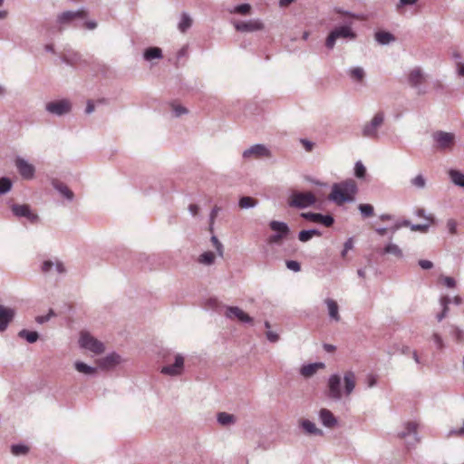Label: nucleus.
I'll return each mask as SVG.
<instances>
[{
  "instance_id": "obj_1",
  "label": "nucleus",
  "mask_w": 464,
  "mask_h": 464,
  "mask_svg": "<svg viewBox=\"0 0 464 464\" xmlns=\"http://www.w3.org/2000/svg\"><path fill=\"white\" fill-rule=\"evenodd\" d=\"M357 192L358 187L356 182L352 179H348L333 185L328 199L340 206L345 202L353 201Z\"/></svg>"
},
{
  "instance_id": "obj_2",
  "label": "nucleus",
  "mask_w": 464,
  "mask_h": 464,
  "mask_svg": "<svg viewBox=\"0 0 464 464\" xmlns=\"http://www.w3.org/2000/svg\"><path fill=\"white\" fill-rule=\"evenodd\" d=\"M385 114L383 111H378L372 120L362 127V136L371 140L379 139V129L383 125Z\"/></svg>"
},
{
  "instance_id": "obj_3",
  "label": "nucleus",
  "mask_w": 464,
  "mask_h": 464,
  "mask_svg": "<svg viewBox=\"0 0 464 464\" xmlns=\"http://www.w3.org/2000/svg\"><path fill=\"white\" fill-rule=\"evenodd\" d=\"M425 81L426 76L420 67H415L408 73L407 82L411 87L416 89L418 95H424L427 92V90L421 87Z\"/></svg>"
},
{
  "instance_id": "obj_4",
  "label": "nucleus",
  "mask_w": 464,
  "mask_h": 464,
  "mask_svg": "<svg viewBox=\"0 0 464 464\" xmlns=\"http://www.w3.org/2000/svg\"><path fill=\"white\" fill-rule=\"evenodd\" d=\"M45 111L54 116H63L72 111V102L68 99L49 102L45 104Z\"/></svg>"
},
{
  "instance_id": "obj_5",
  "label": "nucleus",
  "mask_w": 464,
  "mask_h": 464,
  "mask_svg": "<svg viewBox=\"0 0 464 464\" xmlns=\"http://www.w3.org/2000/svg\"><path fill=\"white\" fill-rule=\"evenodd\" d=\"M315 201V196L312 192H295L288 205L292 208L303 209L313 206Z\"/></svg>"
},
{
  "instance_id": "obj_6",
  "label": "nucleus",
  "mask_w": 464,
  "mask_h": 464,
  "mask_svg": "<svg viewBox=\"0 0 464 464\" xmlns=\"http://www.w3.org/2000/svg\"><path fill=\"white\" fill-rule=\"evenodd\" d=\"M325 395L334 401H338L342 399L341 376L339 374L334 373L329 377Z\"/></svg>"
},
{
  "instance_id": "obj_7",
  "label": "nucleus",
  "mask_w": 464,
  "mask_h": 464,
  "mask_svg": "<svg viewBox=\"0 0 464 464\" xmlns=\"http://www.w3.org/2000/svg\"><path fill=\"white\" fill-rule=\"evenodd\" d=\"M88 11L82 7L76 11H64L57 15V23L61 25L71 24L78 19H84L88 16Z\"/></svg>"
},
{
  "instance_id": "obj_8",
  "label": "nucleus",
  "mask_w": 464,
  "mask_h": 464,
  "mask_svg": "<svg viewBox=\"0 0 464 464\" xmlns=\"http://www.w3.org/2000/svg\"><path fill=\"white\" fill-rule=\"evenodd\" d=\"M80 345L81 347L96 354H100L104 352V344L87 333H82L81 334Z\"/></svg>"
},
{
  "instance_id": "obj_9",
  "label": "nucleus",
  "mask_w": 464,
  "mask_h": 464,
  "mask_svg": "<svg viewBox=\"0 0 464 464\" xmlns=\"http://www.w3.org/2000/svg\"><path fill=\"white\" fill-rule=\"evenodd\" d=\"M417 423L413 421H408L404 423V430L398 433V437L401 439L407 440L410 438L409 440H407V444L411 447L417 444L420 441V438L417 434Z\"/></svg>"
},
{
  "instance_id": "obj_10",
  "label": "nucleus",
  "mask_w": 464,
  "mask_h": 464,
  "mask_svg": "<svg viewBox=\"0 0 464 464\" xmlns=\"http://www.w3.org/2000/svg\"><path fill=\"white\" fill-rule=\"evenodd\" d=\"M272 156V153L270 150L264 144H255L251 146L250 148L245 150L242 153V157L244 159H250V158H270Z\"/></svg>"
},
{
  "instance_id": "obj_11",
  "label": "nucleus",
  "mask_w": 464,
  "mask_h": 464,
  "mask_svg": "<svg viewBox=\"0 0 464 464\" xmlns=\"http://www.w3.org/2000/svg\"><path fill=\"white\" fill-rule=\"evenodd\" d=\"M14 165L21 177L24 179H32L35 174V168L22 157H16Z\"/></svg>"
},
{
  "instance_id": "obj_12",
  "label": "nucleus",
  "mask_w": 464,
  "mask_h": 464,
  "mask_svg": "<svg viewBox=\"0 0 464 464\" xmlns=\"http://www.w3.org/2000/svg\"><path fill=\"white\" fill-rule=\"evenodd\" d=\"M183 369L184 357L181 354H176L174 363L163 366L160 372L169 376H178L182 373Z\"/></svg>"
},
{
  "instance_id": "obj_13",
  "label": "nucleus",
  "mask_w": 464,
  "mask_h": 464,
  "mask_svg": "<svg viewBox=\"0 0 464 464\" xmlns=\"http://www.w3.org/2000/svg\"><path fill=\"white\" fill-rule=\"evenodd\" d=\"M451 302L456 305H460L462 304V298L459 295H456L452 299L448 295H441L440 297L441 312L436 315V318L439 322H441L444 318L448 316L450 310L449 305Z\"/></svg>"
},
{
  "instance_id": "obj_14",
  "label": "nucleus",
  "mask_w": 464,
  "mask_h": 464,
  "mask_svg": "<svg viewBox=\"0 0 464 464\" xmlns=\"http://www.w3.org/2000/svg\"><path fill=\"white\" fill-rule=\"evenodd\" d=\"M13 214L17 218H26L31 223H36L38 221V216L31 211L28 205L14 204L11 207Z\"/></svg>"
},
{
  "instance_id": "obj_15",
  "label": "nucleus",
  "mask_w": 464,
  "mask_h": 464,
  "mask_svg": "<svg viewBox=\"0 0 464 464\" xmlns=\"http://www.w3.org/2000/svg\"><path fill=\"white\" fill-rule=\"evenodd\" d=\"M301 217L306 220L321 223L326 227H330L334 223V218L331 215H323L321 213L304 212Z\"/></svg>"
},
{
  "instance_id": "obj_16",
  "label": "nucleus",
  "mask_w": 464,
  "mask_h": 464,
  "mask_svg": "<svg viewBox=\"0 0 464 464\" xmlns=\"http://www.w3.org/2000/svg\"><path fill=\"white\" fill-rule=\"evenodd\" d=\"M234 26L238 32H256L264 29V24L259 19L237 22L234 24Z\"/></svg>"
},
{
  "instance_id": "obj_17",
  "label": "nucleus",
  "mask_w": 464,
  "mask_h": 464,
  "mask_svg": "<svg viewBox=\"0 0 464 464\" xmlns=\"http://www.w3.org/2000/svg\"><path fill=\"white\" fill-rule=\"evenodd\" d=\"M226 317L228 319H237L244 324H252L253 318L237 306H228L226 311Z\"/></svg>"
},
{
  "instance_id": "obj_18",
  "label": "nucleus",
  "mask_w": 464,
  "mask_h": 464,
  "mask_svg": "<svg viewBox=\"0 0 464 464\" xmlns=\"http://www.w3.org/2000/svg\"><path fill=\"white\" fill-rule=\"evenodd\" d=\"M433 139L437 142L439 149L445 150L453 144L454 134L440 130L433 134Z\"/></svg>"
},
{
  "instance_id": "obj_19",
  "label": "nucleus",
  "mask_w": 464,
  "mask_h": 464,
  "mask_svg": "<svg viewBox=\"0 0 464 464\" xmlns=\"http://www.w3.org/2000/svg\"><path fill=\"white\" fill-rule=\"evenodd\" d=\"M14 315V309L0 304V332L6 330L9 324L13 321Z\"/></svg>"
},
{
  "instance_id": "obj_20",
  "label": "nucleus",
  "mask_w": 464,
  "mask_h": 464,
  "mask_svg": "<svg viewBox=\"0 0 464 464\" xmlns=\"http://www.w3.org/2000/svg\"><path fill=\"white\" fill-rule=\"evenodd\" d=\"M120 362L121 356L116 353H109L97 361L99 367L103 370L112 369Z\"/></svg>"
},
{
  "instance_id": "obj_21",
  "label": "nucleus",
  "mask_w": 464,
  "mask_h": 464,
  "mask_svg": "<svg viewBox=\"0 0 464 464\" xmlns=\"http://www.w3.org/2000/svg\"><path fill=\"white\" fill-rule=\"evenodd\" d=\"M53 188L60 193L66 200L72 202L74 199V193L63 182L53 179L51 181Z\"/></svg>"
},
{
  "instance_id": "obj_22",
  "label": "nucleus",
  "mask_w": 464,
  "mask_h": 464,
  "mask_svg": "<svg viewBox=\"0 0 464 464\" xmlns=\"http://www.w3.org/2000/svg\"><path fill=\"white\" fill-rule=\"evenodd\" d=\"M319 419L322 424L326 428H334L337 425V419L327 409H321L319 411Z\"/></svg>"
},
{
  "instance_id": "obj_23",
  "label": "nucleus",
  "mask_w": 464,
  "mask_h": 464,
  "mask_svg": "<svg viewBox=\"0 0 464 464\" xmlns=\"http://www.w3.org/2000/svg\"><path fill=\"white\" fill-rule=\"evenodd\" d=\"M61 60L70 66H74L82 61V56L75 51L68 50L61 55Z\"/></svg>"
},
{
  "instance_id": "obj_24",
  "label": "nucleus",
  "mask_w": 464,
  "mask_h": 464,
  "mask_svg": "<svg viewBox=\"0 0 464 464\" xmlns=\"http://www.w3.org/2000/svg\"><path fill=\"white\" fill-rule=\"evenodd\" d=\"M324 303L327 305L330 319L334 322H339L341 320V316L339 314V306L337 302L334 299L327 298L324 300Z\"/></svg>"
},
{
  "instance_id": "obj_25",
  "label": "nucleus",
  "mask_w": 464,
  "mask_h": 464,
  "mask_svg": "<svg viewBox=\"0 0 464 464\" xmlns=\"http://www.w3.org/2000/svg\"><path fill=\"white\" fill-rule=\"evenodd\" d=\"M336 38H348L353 40L356 38V34L352 30L349 25H342L332 31Z\"/></svg>"
},
{
  "instance_id": "obj_26",
  "label": "nucleus",
  "mask_w": 464,
  "mask_h": 464,
  "mask_svg": "<svg viewBox=\"0 0 464 464\" xmlns=\"http://www.w3.org/2000/svg\"><path fill=\"white\" fill-rule=\"evenodd\" d=\"M301 428L304 430L305 433L309 435L314 436H323L324 431L318 429L315 424L309 420H302L300 421Z\"/></svg>"
},
{
  "instance_id": "obj_27",
  "label": "nucleus",
  "mask_w": 464,
  "mask_h": 464,
  "mask_svg": "<svg viewBox=\"0 0 464 464\" xmlns=\"http://www.w3.org/2000/svg\"><path fill=\"white\" fill-rule=\"evenodd\" d=\"M355 374L352 371H348L344 373V394L349 396L355 388Z\"/></svg>"
},
{
  "instance_id": "obj_28",
  "label": "nucleus",
  "mask_w": 464,
  "mask_h": 464,
  "mask_svg": "<svg viewBox=\"0 0 464 464\" xmlns=\"http://www.w3.org/2000/svg\"><path fill=\"white\" fill-rule=\"evenodd\" d=\"M375 40L381 45H387L396 40L395 36L390 33L385 31H379L375 33Z\"/></svg>"
},
{
  "instance_id": "obj_29",
  "label": "nucleus",
  "mask_w": 464,
  "mask_h": 464,
  "mask_svg": "<svg viewBox=\"0 0 464 464\" xmlns=\"http://www.w3.org/2000/svg\"><path fill=\"white\" fill-rule=\"evenodd\" d=\"M74 368L81 373L88 376H94L97 373V368L90 366L83 362L77 361L74 362Z\"/></svg>"
},
{
  "instance_id": "obj_30",
  "label": "nucleus",
  "mask_w": 464,
  "mask_h": 464,
  "mask_svg": "<svg viewBox=\"0 0 464 464\" xmlns=\"http://www.w3.org/2000/svg\"><path fill=\"white\" fill-rule=\"evenodd\" d=\"M324 364L323 362H314L309 363L302 366L300 372L304 377H311L313 376L319 368H324Z\"/></svg>"
},
{
  "instance_id": "obj_31",
  "label": "nucleus",
  "mask_w": 464,
  "mask_h": 464,
  "mask_svg": "<svg viewBox=\"0 0 464 464\" xmlns=\"http://www.w3.org/2000/svg\"><path fill=\"white\" fill-rule=\"evenodd\" d=\"M269 227L273 231L282 234L284 237H286L290 232L288 225L283 221L273 220L269 223Z\"/></svg>"
},
{
  "instance_id": "obj_32",
  "label": "nucleus",
  "mask_w": 464,
  "mask_h": 464,
  "mask_svg": "<svg viewBox=\"0 0 464 464\" xmlns=\"http://www.w3.org/2000/svg\"><path fill=\"white\" fill-rule=\"evenodd\" d=\"M143 58L146 61L162 58V51L160 47H149L143 53Z\"/></svg>"
},
{
  "instance_id": "obj_33",
  "label": "nucleus",
  "mask_w": 464,
  "mask_h": 464,
  "mask_svg": "<svg viewBox=\"0 0 464 464\" xmlns=\"http://www.w3.org/2000/svg\"><path fill=\"white\" fill-rule=\"evenodd\" d=\"M314 236H316V237L322 236L321 231L316 229V228H312V229H307V230H301L298 233V239L301 242L304 243V242L309 241Z\"/></svg>"
},
{
  "instance_id": "obj_34",
  "label": "nucleus",
  "mask_w": 464,
  "mask_h": 464,
  "mask_svg": "<svg viewBox=\"0 0 464 464\" xmlns=\"http://www.w3.org/2000/svg\"><path fill=\"white\" fill-rule=\"evenodd\" d=\"M192 25V19L187 13H182L178 28L181 33L187 32Z\"/></svg>"
},
{
  "instance_id": "obj_35",
  "label": "nucleus",
  "mask_w": 464,
  "mask_h": 464,
  "mask_svg": "<svg viewBox=\"0 0 464 464\" xmlns=\"http://www.w3.org/2000/svg\"><path fill=\"white\" fill-rule=\"evenodd\" d=\"M217 420L218 423L223 426L231 425L236 422V417L233 414L225 411L219 412L218 414Z\"/></svg>"
},
{
  "instance_id": "obj_36",
  "label": "nucleus",
  "mask_w": 464,
  "mask_h": 464,
  "mask_svg": "<svg viewBox=\"0 0 464 464\" xmlns=\"http://www.w3.org/2000/svg\"><path fill=\"white\" fill-rule=\"evenodd\" d=\"M257 203L258 201L256 198L248 196L241 197L238 200V206L243 209L255 208Z\"/></svg>"
},
{
  "instance_id": "obj_37",
  "label": "nucleus",
  "mask_w": 464,
  "mask_h": 464,
  "mask_svg": "<svg viewBox=\"0 0 464 464\" xmlns=\"http://www.w3.org/2000/svg\"><path fill=\"white\" fill-rule=\"evenodd\" d=\"M18 336L21 338L25 339L29 343H35L38 338L39 334L35 331H28L26 329H23L18 333Z\"/></svg>"
},
{
  "instance_id": "obj_38",
  "label": "nucleus",
  "mask_w": 464,
  "mask_h": 464,
  "mask_svg": "<svg viewBox=\"0 0 464 464\" xmlns=\"http://www.w3.org/2000/svg\"><path fill=\"white\" fill-rule=\"evenodd\" d=\"M449 174H450V177L452 182L455 185L464 188V174L463 173H461L459 170L450 169Z\"/></svg>"
},
{
  "instance_id": "obj_39",
  "label": "nucleus",
  "mask_w": 464,
  "mask_h": 464,
  "mask_svg": "<svg viewBox=\"0 0 464 464\" xmlns=\"http://www.w3.org/2000/svg\"><path fill=\"white\" fill-rule=\"evenodd\" d=\"M383 254H391L399 258H401L403 256L401 249L399 247L398 245L393 243H389L382 250Z\"/></svg>"
},
{
  "instance_id": "obj_40",
  "label": "nucleus",
  "mask_w": 464,
  "mask_h": 464,
  "mask_svg": "<svg viewBox=\"0 0 464 464\" xmlns=\"http://www.w3.org/2000/svg\"><path fill=\"white\" fill-rule=\"evenodd\" d=\"M198 262L207 266L212 265L215 262L214 253L210 251L204 252L199 256Z\"/></svg>"
},
{
  "instance_id": "obj_41",
  "label": "nucleus",
  "mask_w": 464,
  "mask_h": 464,
  "mask_svg": "<svg viewBox=\"0 0 464 464\" xmlns=\"http://www.w3.org/2000/svg\"><path fill=\"white\" fill-rule=\"evenodd\" d=\"M358 209L363 218H370L374 214V208L371 204H360Z\"/></svg>"
},
{
  "instance_id": "obj_42",
  "label": "nucleus",
  "mask_w": 464,
  "mask_h": 464,
  "mask_svg": "<svg viewBox=\"0 0 464 464\" xmlns=\"http://www.w3.org/2000/svg\"><path fill=\"white\" fill-rule=\"evenodd\" d=\"M450 335L456 342L464 343V330L459 328L458 326H451Z\"/></svg>"
},
{
  "instance_id": "obj_43",
  "label": "nucleus",
  "mask_w": 464,
  "mask_h": 464,
  "mask_svg": "<svg viewBox=\"0 0 464 464\" xmlns=\"http://www.w3.org/2000/svg\"><path fill=\"white\" fill-rule=\"evenodd\" d=\"M29 451V448L24 444H14L11 446V452L14 456L25 455Z\"/></svg>"
},
{
  "instance_id": "obj_44",
  "label": "nucleus",
  "mask_w": 464,
  "mask_h": 464,
  "mask_svg": "<svg viewBox=\"0 0 464 464\" xmlns=\"http://www.w3.org/2000/svg\"><path fill=\"white\" fill-rule=\"evenodd\" d=\"M411 184L419 189H422L426 186V179L423 175L419 174L411 180Z\"/></svg>"
},
{
  "instance_id": "obj_45",
  "label": "nucleus",
  "mask_w": 464,
  "mask_h": 464,
  "mask_svg": "<svg viewBox=\"0 0 464 464\" xmlns=\"http://www.w3.org/2000/svg\"><path fill=\"white\" fill-rule=\"evenodd\" d=\"M350 76L359 82L362 81L365 76V72L362 67H354L350 70Z\"/></svg>"
},
{
  "instance_id": "obj_46",
  "label": "nucleus",
  "mask_w": 464,
  "mask_h": 464,
  "mask_svg": "<svg viewBox=\"0 0 464 464\" xmlns=\"http://www.w3.org/2000/svg\"><path fill=\"white\" fill-rule=\"evenodd\" d=\"M12 188V182L8 178L0 179V195L7 193Z\"/></svg>"
},
{
  "instance_id": "obj_47",
  "label": "nucleus",
  "mask_w": 464,
  "mask_h": 464,
  "mask_svg": "<svg viewBox=\"0 0 464 464\" xmlns=\"http://www.w3.org/2000/svg\"><path fill=\"white\" fill-rule=\"evenodd\" d=\"M354 175L358 179H362L366 175V168L362 161H357L354 165Z\"/></svg>"
},
{
  "instance_id": "obj_48",
  "label": "nucleus",
  "mask_w": 464,
  "mask_h": 464,
  "mask_svg": "<svg viewBox=\"0 0 464 464\" xmlns=\"http://www.w3.org/2000/svg\"><path fill=\"white\" fill-rule=\"evenodd\" d=\"M431 339L438 350L441 351L445 348L444 341L440 334L434 333L431 336Z\"/></svg>"
},
{
  "instance_id": "obj_49",
  "label": "nucleus",
  "mask_w": 464,
  "mask_h": 464,
  "mask_svg": "<svg viewBox=\"0 0 464 464\" xmlns=\"http://www.w3.org/2000/svg\"><path fill=\"white\" fill-rule=\"evenodd\" d=\"M55 313L53 309H50L48 314H45V315H39L35 318V321L38 323V324H44L46 322H48L52 317L55 316Z\"/></svg>"
},
{
  "instance_id": "obj_50",
  "label": "nucleus",
  "mask_w": 464,
  "mask_h": 464,
  "mask_svg": "<svg viewBox=\"0 0 464 464\" xmlns=\"http://www.w3.org/2000/svg\"><path fill=\"white\" fill-rule=\"evenodd\" d=\"M411 224L409 220L407 219H404V220H401V221H397L391 228V232L392 234H394L398 229H400L401 227H411Z\"/></svg>"
},
{
  "instance_id": "obj_51",
  "label": "nucleus",
  "mask_w": 464,
  "mask_h": 464,
  "mask_svg": "<svg viewBox=\"0 0 464 464\" xmlns=\"http://www.w3.org/2000/svg\"><path fill=\"white\" fill-rule=\"evenodd\" d=\"M210 240H211L214 247L216 248L218 256H223V245L218 240V238L216 236H212Z\"/></svg>"
},
{
  "instance_id": "obj_52",
  "label": "nucleus",
  "mask_w": 464,
  "mask_h": 464,
  "mask_svg": "<svg viewBox=\"0 0 464 464\" xmlns=\"http://www.w3.org/2000/svg\"><path fill=\"white\" fill-rule=\"evenodd\" d=\"M251 9L249 4H241L235 7V12L240 14H247Z\"/></svg>"
},
{
  "instance_id": "obj_53",
  "label": "nucleus",
  "mask_w": 464,
  "mask_h": 464,
  "mask_svg": "<svg viewBox=\"0 0 464 464\" xmlns=\"http://www.w3.org/2000/svg\"><path fill=\"white\" fill-rule=\"evenodd\" d=\"M431 223L426 222L424 224H413L411 226L412 231L427 232Z\"/></svg>"
},
{
  "instance_id": "obj_54",
  "label": "nucleus",
  "mask_w": 464,
  "mask_h": 464,
  "mask_svg": "<svg viewBox=\"0 0 464 464\" xmlns=\"http://www.w3.org/2000/svg\"><path fill=\"white\" fill-rule=\"evenodd\" d=\"M452 436L464 437V421L460 428H454L449 431L448 437H452Z\"/></svg>"
},
{
  "instance_id": "obj_55",
  "label": "nucleus",
  "mask_w": 464,
  "mask_h": 464,
  "mask_svg": "<svg viewBox=\"0 0 464 464\" xmlns=\"http://www.w3.org/2000/svg\"><path fill=\"white\" fill-rule=\"evenodd\" d=\"M337 38L335 36V34H334L332 32L328 34L326 40H325V46L329 49V50H332L334 45H335V42H336Z\"/></svg>"
},
{
  "instance_id": "obj_56",
  "label": "nucleus",
  "mask_w": 464,
  "mask_h": 464,
  "mask_svg": "<svg viewBox=\"0 0 464 464\" xmlns=\"http://www.w3.org/2000/svg\"><path fill=\"white\" fill-rule=\"evenodd\" d=\"M285 265L289 270H292L294 272H299L301 270V265L297 261L287 260Z\"/></svg>"
},
{
  "instance_id": "obj_57",
  "label": "nucleus",
  "mask_w": 464,
  "mask_h": 464,
  "mask_svg": "<svg viewBox=\"0 0 464 464\" xmlns=\"http://www.w3.org/2000/svg\"><path fill=\"white\" fill-rule=\"evenodd\" d=\"M173 112L175 117H180L183 114L188 113V110L182 105H172Z\"/></svg>"
},
{
  "instance_id": "obj_58",
  "label": "nucleus",
  "mask_w": 464,
  "mask_h": 464,
  "mask_svg": "<svg viewBox=\"0 0 464 464\" xmlns=\"http://www.w3.org/2000/svg\"><path fill=\"white\" fill-rule=\"evenodd\" d=\"M440 280L448 288H454L456 286V280L450 276H441Z\"/></svg>"
},
{
  "instance_id": "obj_59",
  "label": "nucleus",
  "mask_w": 464,
  "mask_h": 464,
  "mask_svg": "<svg viewBox=\"0 0 464 464\" xmlns=\"http://www.w3.org/2000/svg\"><path fill=\"white\" fill-rule=\"evenodd\" d=\"M300 143L307 152H311L314 148V143L307 139H301Z\"/></svg>"
},
{
  "instance_id": "obj_60",
  "label": "nucleus",
  "mask_w": 464,
  "mask_h": 464,
  "mask_svg": "<svg viewBox=\"0 0 464 464\" xmlns=\"http://www.w3.org/2000/svg\"><path fill=\"white\" fill-rule=\"evenodd\" d=\"M415 215L417 217L425 218L427 222H430V223L433 222V218L431 216H427L424 208H418L415 211Z\"/></svg>"
},
{
  "instance_id": "obj_61",
  "label": "nucleus",
  "mask_w": 464,
  "mask_h": 464,
  "mask_svg": "<svg viewBox=\"0 0 464 464\" xmlns=\"http://www.w3.org/2000/svg\"><path fill=\"white\" fill-rule=\"evenodd\" d=\"M54 266V263L51 260H45L43 262L41 266V270L44 273H48L52 270V268Z\"/></svg>"
},
{
  "instance_id": "obj_62",
  "label": "nucleus",
  "mask_w": 464,
  "mask_h": 464,
  "mask_svg": "<svg viewBox=\"0 0 464 464\" xmlns=\"http://www.w3.org/2000/svg\"><path fill=\"white\" fill-rule=\"evenodd\" d=\"M220 211V208L218 206H215L209 215V223H210V229L212 230V227L215 221V218L218 216V213Z\"/></svg>"
},
{
  "instance_id": "obj_63",
  "label": "nucleus",
  "mask_w": 464,
  "mask_h": 464,
  "mask_svg": "<svg viewBox=\"0 0 464 464\" xmlns=\"http://www.w3.org/2000/svg\"><path fill=\"white\" fill-rule=\"evenodd\" d=\"M447 227L450 234H456L457 232V222L454 219H449L447 221Z\"/></svg>"
},
{
  "instance_id": "obj_64",
  "label": "nucleus",
  "mask_w": 464,
  "mask_h": 464,
  "mask_svg": "<svg viewBox=\"0 0 464 464\" xmlns=\"http://www.w3.org/2000/svg\"><path fill=\"white\" fill-rule=\"evenodd\" d=\"M419 266L425 270L431 269L433 267V263L430 260L420 259L418 262Z\"/></svg>"
}]
</instances>
